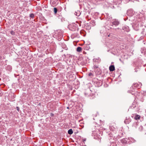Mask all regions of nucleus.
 <instances>
[{
  "label": "nucleus",
  "mask_w": 146,
  "mask_h": 146,
  "mask_svg": "<svg viewBox=\"0 0 146 146\" xmlns=\"http://www.w3.org/2000/svg\"><path fill=\"white\" fill-rule=\"evenodd\" d=\"M141 83H135L132 86V87L133 88V87L137 88H139L141 87Z\"/></svg>",
  "instance_id": "obj_3"
},
{
  "label": "nucleus",
  "mask_w": 146,
  "mask_h": 146,
  "mask_svg": "<svg viewBox=\"0 0 146 146\" xmlns=\"http://www.w3.org/2000/svg\"><path fill=\"white\" fill-rule=\"evenodd\" d=\"M122 29L124 31L128 32L129 31V27L127 26H123L122 28Z\"/></svg>",
  "instance_id": "obj_7"
},
{
  "label": "nucleus",
  "mask_w": 146,
  "mask_h": 146,
  "mask_svg": "<svg viewBox=\"0 0 146 146\" xmlns=\"http://www.w3.org/2000/svg\"><path fill=\"white\" fill-rule=\"evenodd\" d=\"M122 134L123 135V133H122Z\"/></svg>",
  "instance_id": "obj_38"
},
{
  "label": "nucleus",
  "mask_w": 146,
  "mask_h": 146,
  "mask_svg": "<svg viewBox=\"0 0 146 146\" xmlns=\"http://www.w3.org/2000/svg\"><path fill=\"white\" fill-rule=\"evenodd\" d=\"M69 29L72 31H75L77 29L76 25L75 24H73L70 25L69 26Z\"/></svg>",
  "instance_id": "obj_1"
},
{
  "label": "nucleus",
  "mask_w": 146,
  "mask_h": 146,
  "mask_svg": "<svg viewBox=\"0 0 146 146\" xmlns=\"http://www.w3.org/2000/svg\"><path fill=\"white\" fill-rule=\"evenodd\" d=\"M119 60H120V61H121V59H119Z\"/></svg>",
  "instance_id": "obj_32"
},
{
  "label": "nucleus",
  "mask_w": 146,
  "mask_h": 146,
  "mask_svg": "<svg viewBox=\"0 0 146 146\" xmlns=\"http://www.w3.org/2000/svg\"><path fill=\"white\" fill-rule=\"evenodd\" d=\"M105 29L104 27H102L100 28V33L102 35H104L105 32Z\"/></svg>",
  "instance_id": "obj_4"
},
{
  "label": "nucleus",
  "mask_w": 146,
  "mask_h": 146,
  "mask_svg": "<svg viewBox=\"0 0 146 146\" xmlns=\"http://www.w3.org/2000/svg\"><path fill=\"white\" fill-rule=\"evenodd\" d=\"M54 13L55 14H56L57 12V11H58L57 9V8L55 7V8H54Z\"/></svg>",
  "instance_id": "obj_21"
},
{
  "label": "nucleus",
  "mask_w": 146,
  "mask_h": 146,
  "mask_svg": "<svg viewBox=\"0 0 146 146\" xmlns=\"http://www.w3.org/2000/svg\"><path fill=\"white\" fill-rule=\"evenodd\" d=\"M121 142L123 144H126L127 143V141L125 138L121 140Z\"/></svg>",
  "instance_id": "obj_14"
},
{
  "label": "nucleus",
  "mask_w": 146,
  "mask_h": 146,
  "mask_svg": "<svg viewBox=\"0 0 146 146\" xmlns=\"http://www.w3.org/2000/svg\"><path fill=\"white\" fill-rule=\"evenodd\" d=\"M88 76H90L92 77L93 76V75L92 73H90L89 74Z\"/></svg>",
  "instance_id": "obj_27"
},
{
  "label": "nucleus",
  "mask_w": 146,
  "mask_h": 146,
  "mask_svg": "<svg viewBox=\"0 0 146 146\" xmlns=\"http://www.w3.org/2000/svg\"><path fill=\"white\" fill-rule=\"evenodd\" d=\"M112 21V23L113 24L112 25L117 26L118 25L119 23V22L118 20L116 19H113Z\"/></svg>",
  "instance_id": "obj_2"
},
{
  "label": "nucleus",
  "mask_w": 146,
  "mask_h": 146,
  "mask_svg": "<svg viewBox=\"0 0 146 146\" xmlns=\"http://www.w3.org/2000/svg\"><path fill=\"white\" fill-rule=\"evenodd\" d=\"M61 46L62 47V48L65 49L66 50L67 49V48L66 47V45L64 44H62L61 45Z\"/></svg>",
  "instance_id": "obj_13"
},
{
  "label": "nucleus",
  "mask_w": 146,
  "mask_h": 146,
  "mask_svg": "<svg viewBox=\"0 0 146 146\" xmlns=\"http://www.w3.org/2000/svg\"><path fill=\"white\" fill-rule=\"evenodd\" d=\"M10 33L12 35H14L15 34V33L13 31H11Z\"/></svg>",
  "instance_id": "obj_25"
},
{
  "label": "nucleus",
  "mask_w": 146,
  "mask_h": 146,
  "mask_svg": "<svg viewBox=\"0 0 146 146\" xmlns=\"http://www.w3.org/2000/svg\"><path fill=\"white\" fill-rule=\"evenodd\" d=\"M111 72L115 70V67L114 65H111L110 67L109 68Z\"/></svg>",
  "instance_id": "obj_10"
},
{
  "label": "nucleus",
  "mask_w": 146,
  "mask_h": 146,
  "mask_svg": "<svg viewBox=\"0 0 146 146\" xmlns=\"http://www.w3.org/2000/svg\"><path fill=\"white\" fill-rule=\"evenodd\" d=\"M27 22V24H29V22H28V21H27V22Z\"/></svg>",
  "instance_id": "obj_31"
},
{
  "label": "nucleus",
  "mask_w": 146,
  "mask_h": 146,
  "mask_svg": "<svg viewBox=\"0 0 146 146\" xmlns=\"http://www.w3.org/2000/svg\"><path fill=\"white\" fill-rule=\"evenodd\" d=\"M90 92L91 90L88 89L85 91L84 93V95L85 96H87L88 97V95H89Z\"/></svg>",
  "instance_id": "obj_8"
},
{
  "label": "nucleus",
  "mask_w": 146,
  "mask_h": 146,
  "mask_svg": "<svg viewBox=\"0 0 146 146\" xmlns=\"http://www.w3.org/2000/svg\"><path fill=\"white\" fill-rule=\"evenodd\" d=\"M105 35L106 36H108V37L112 36L111 34H109V35H108V34H106V35Z\"/></svg>",
  "instance_id": "obj_26"
},
{
  "label": "nucleus",
  "mask_w": 146,
  "mask_h": 146,
  "mask_svg": "<svg viewBox=\"0 0 146 146\" xmlns=\"http://www.w3.org/2000/svg\"><path fill=\"white\" fill-rule=\"evenodd\" d=\"M92 23H94V21H93L92 22Z\"/></svg>",
  "instance_id": "obj_34"
},
{
  "label": "nucleus",
  "mask_w": 146,
  "mask_h": 146,
  "mask_svg": "<svg viewBox=\"0 0 146 146\" xmlns=\"http://www.w3.org/2000/svg\"><path fill=\"white\" fill-rule=\"evenodd\" d=\"M86 60H84L83 59L81 60L80 62V64L82 65L83 66L85 65L86 63Z\"/></svg>",
  "instance_id": "obj_11"
},
{
  "label": "nucleus",
  "mask_w": 146,
  "mask_h": 146,
  "mask_svg": "<svg viewBox=\"0 0 146 146\" xmlns=\"http://www.w3.org/2000/svg\"><path fill=\"white\" fill-rule=\"evenodd\" d=\"M90 93V94L89 95H88V98H89L90 99H93L94 98V96L93 94H91V93Z\"/></svg>",
  "instance_id": "obj_12"
},
{
  "label": "nucleus",
  "mask_w": 146,
  "mask_h": 146,
  "mask_svg": "<svg viewBox=\"0 0 146 146\" xmlns=\"http://www.w3.org/2000/svg\"><path fill=\"white\" fill-rule=\"evenodd\" d=\"M75 35H74V37H77V38L79 37V36L78 34L77 33V34L75 33Z\"/></svg>",
  "instance_id": "obj_24"
},
{
  "label": "nucleus",
  "mask_w": 146,
  "mask_h": 146,
  "mask_svg": "<svg viewBox=\"0 0 146 146\" xmlns=\"http://www.w3.org/2000/svg\"><path fill=\"white\" fill-rule=\"evenodd\" d=\"M80 11H78L77 12H75L74 13V14L75 15L77 16H80Z\"/></svg>",
  "instance_id": "obj_17"
},
{
  "label": "nucleus",
  "mask_w": 146,
  "mask_h": 146,
  "mask_svg": "<svg viewBox=\"0 0 146 146\" xmlns=\"http://www.w3.org/2000/svg\"><path fill=\"white\" fill-rule=\"evenodd\" d=\"M63 34L62 31L61 30L58 31L57 36L60 38H62L63 37Z\"/></svg>",
  "instance_id": "obj_5"
},
{
  "label": "nucleus",
  "mask_w": 146,
  "mask_h": 146,
  "mask_svg": "<svg viewBox=\"0 0 146 146\" xmlns=\"http://www.w3.org/2000/svg\"><path fill=\"white\" fill-rule=\"evenodd\" d=\"M131 121V119L129 117H126L124 121V123L126 124H128Z\"/></svg>",
  "instance_id": "obj_6"
},
{
  "label": "nucleus",
  "mask_w": 146,
  "mask_h": 146,
  "mask_svg": "<svg viewBox=\"0 0 146 146\" xmlns=\"http://www.w3.org/2000/svg\"><path fill=\"white\" fill-rule=\"evenodd\" d=\"M30 17L31 18H34V15L33 13H31L30 15Z\"/></svg>",
  "instance_id": "obj_20"
},
{
  "label": "nucleus",
  "mask_w": 146,
  "mask_h": 146,
  "mask_svg": "<svg viewBox=\"0 0 146 146\" xmlns=\"http://www.w3.org/2000/svg\"><path fill=\"white\" fill-rule=\"evenodd\" d=\"M135 119L136 120L139 119L140 118V116L139 115H137L135 117Z\"/></svg>",
  "instance_id": "obj_19"
},
{
  "label": "nucleus",
  "mask_w": 146,
  "mask_h": 146,
  "mask_svg": "<svg viewBox=\"0 0 146 146\" xmlns=\"http://www.w3.org/2000/svg\"><path fill=\"white\" fill-rule=\"evenodd\" d=\"M94 68L95 72H97V71H98V73H100V69L98 68V66H94Z\"/></svg>",
  "instance_id": "obj_9"
},
{
  "label": "nucleus",
  "mask_w": 146,
  "mask_h": 146,
  "mask_svg": "<svg viewBox=\"0 0 146 146\" xmlns=\"http://www.w3.org/2000/svg\"><path fill=\"white\" fill-rule=\"evenodd\" d=\"M82 48L80 47H78L77 48L76 50L77 52H80L81 51Z\"/></svg>",
  "instance_id": "obj_18"
},
{
  "label": "nucleus",
  "mask_w": 146,
  "mask_h": 146,
  "mask_svg": "<svg viewBox=\"0 0 146 146\" xmlns=\"http://www.w3.org/2000/svg\"><path fill=\"white\" fill-rule=\"evenodd\" d=\"M134 123L136 124V123Z\"/></svg>",
  "instance_id": "obj_37"
},
{
  "label": "nucleus",
  "mask_w": 146,
  "mask_h": 146,
  "mask_svg": "<svg viewBox=\"0 0 146 146\" xmlns=\"http://www.w3.org/2000/svg\"><path fill=\"white\" fill-rule=\"evenodd\" d=\"M68 108H69V107H67V109H68Z\"/></svg>",
  "instance_id": "obj_33"
},
{
  "label": "nucleus",
  "mask_w": 146,
  "mask_h": 146,
  "mask_svg": "<svg viewBox=\"0 0 146 146\" xmlns=\"http://www.w3.org/2000/svg\"><path fill=\"white\" fill-rule=\"evenodd\" d=\"M12 69V67L10 65H8L7 67V70L10 71Z\"/></svg>",
  "instance_id": "obj_16"
},
{
  "label": "nucleus",
  "mask_w": 146,
  "mask_h": 146,
  "mask_svg": "<svg viewBox=\"0 0 146 146\" xmlns=\"http://www.w3.org/2000/svg\"><path fill=\"white\" fill-rule=\"evenodd\" d=\"M130 92V91H128V92H129V93H131V94H132V95H133V94H134V93H132V92Z\"/></svg>",
  "instance_id": "obj_30"
},
{
  "label": "nucleus",
  "mask_w": 146,
  "mask_h": 146,
  "mask_svg": "<svg viewBox=\"0 0 146 146\" xmlns=\"http://www.w3.org/2000/svg\"><path fill=\"white\" fill-rule=\"evenodd\" d=\"M73 131L72 129H70L68 131V133L70 135H71L73 133Z\"/></svg>",
  "instance_id": "obj_15"
},
{
  "label": "nucleus",
  "mask_w": 146,
  "mask_h": 146,
  "mask_svg": "<svg viewBox=\"0 0 146 146\" xmlns=\"http://www.w3.org/2000/svg\"><path fill=\"white\" fill-rule=\"evenodd\" d=\"M54 114L53 113H51L50 114V116H51L52 117V116H54Z\"/></svg>",
  "instance_id": "obj_29"
},
{
  "label": "nucleus",
  "mask_w": 146,
  "mask_h": 146,
  "mask_svg": "<svg viewBox=\"0 0 146 146\" xmlns=\"http://www.w3.org/2000/svg\"><path fill=\"white\" fill-rule=\"evenodd\" d=\"M135 72H137V71L135 70Z\"/></svg>",
  "instance_id": "obj_35"
},
{
  "label": "nucleus",
  "mask_w": 146,
  "mask_h": 146,
  "mask_svg": "<svg viewBox=\"0 0 146 146\" xmlns=\"http://www.w3.org/2000/svg\"><path fill=\"white\" fill-rule=\"evenodd\" d=\"M132 107L133 108H135L136 107V103H133V106H132Z\"/></svg>",
  "instance_id": "obj_22"
},
{
  "label": "nucleus",
  "mask_w": 146,
  "mask_h": 146,
  "mask_svg": "<svg viewBox=\"0 0 146 146\" xmlns=\"http://www.w3.org/2000/svg\"><path fill=\"white\" fill-rule=\"evenodd\" d=\"M17 110L18 111H19V108L18 107H16Z\"/></svg>",
  "instance_id": "obj_28"
},
{
  "label": "nucleus",
  "mask_w": 146,
  "mask_h": 146,
  "mask_svg": "<svg viewBox=\"0 0 146 146\" xmlns=\"http://www.w3.org/2000/svg\"><path fill=\"white\" fill-rule=\"evenodd\" d=\"M51 2H52V1H51Z\"/></svg>",
  "instance_id": "obj_36"
},
{
  "label": "nucleus",
  "mask_w": 146,
  "mask_h": 146,
  "mask_svg": "<svg viewBox=\"0 0 146 146\" xmlns=\"http://www.w3.org/2000/svg\"><path fill=\"white\" fill-rule=\"evenodd\" d=\"M132 107L133 108H135L136 107V103H133V106H132Z\"/></svg>",
  "instance_id": "obj_23"
}]
</instances>
